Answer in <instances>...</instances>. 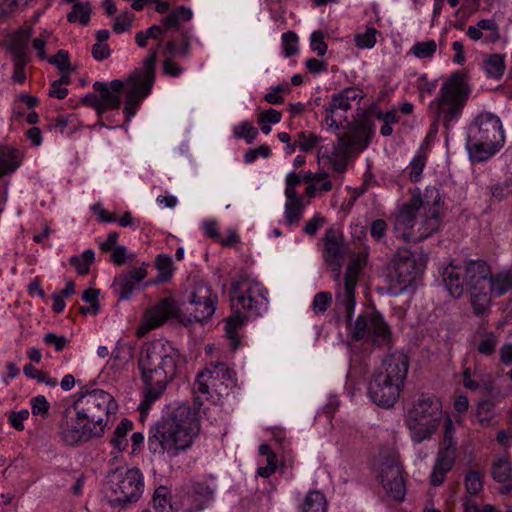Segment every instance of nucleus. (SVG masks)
Masks as SVG:
<instances>
[{
  "label": "nucleus",
  "instance_id": "nucleus-21",
  "mask_svg": "<svg viewBox=\"0 0 512 512\" xmlns=\"http://www.w3.org/2000/svg\"><path fill=\"white\" fill-rule=\"evenodd\" d=\"M123 88L124 82L118 79L111 81L109 84L99 81L94 82L93 89L99 93L101 115L107 109L119 108Z\"/></svg>",
  "mask_w": 512,
  "mask_h": 512
},
{
  "label": "nucleus",
  "instance_id": "nucleus-30",
  "mask_svg": "<svg viewBox=\"0 0 512 512\" xmlns=\"http://www.w3.org/2000/svg\"><path fill=\"white\" fill-rule=\"evenodd\" d=\"M133 423L132 421L124 418L121 420V422L118 424L114 431V435L111 439V444L115 449H117L119 452L125 450V448L128 445L127 441V433L132 430Z\"/></svg>",
  "mask_w": 512,
  "mask_h": 512
},
{
  "label": "nucleus",
  "instance_id": "nucleus-45",
  "mask_svg": "<svg viewBox=\"0 0 512 512\" xmlns=\"http://www.w3.org/2000/svg\"><path fill=\"white\" fill-rule=\"evenodd\" d=\"M283 52L285 57H290L298 52L297 35L294 32H286L282 35Z\"/></svg>",
  "mask_w": 512,
  "mask_h": 512
},
{
  "label": "nucleus",
  "instance_id": "nucleus-20",
  "mask_svg": "<svg viewBox=\"0 0 512 512\" xmlns=\"http://www.w3.org/2000/svg\"><path fill=\"white\" fill-rule=\"evenodd\" d=\"M361 270L358 259H353L347 266L345 272V281L343 291L339 292L337 299L342 303L347 314V321L351 322V314L355 307V287L358 281V275Z\"/></svg>",
  "mask_w": 512,
  "mask_h": 512
},
{
  "label": "nucleus",
  "instance_id": "nucleus-22",
  "mask_svg": "<svg viewBox=\"0 0 512 512\" xmlns=\"http://www.w3.org/2000/svg\"><path fill=\"white\" fill-rule=\"evenodd\" d=\"M146 275L147 271L144 266L133 268L126 273L120 274L114 279V292L121 300L129 299L134 292L136 284L142 281Z\"/></svg>",
  "mask_w": 512,
  "mask_h": 512
},
{
  "label": "nucleus",
  "instance_id": "nucleus-32",
  "mask_svg": "<svg viewBox=\"0 0 512 512\" xmlns=\"http://www.w3.org/2000/svg\"><path fill=\"white\" fill-rule=\"evenodd\" d=\"M364 136V130L345 132L339 135V143L345 150L360 148L361 150L367 146V143L361 145Z\"/></svg>",
  "mask_w": 512,
  "mask_h": 512
},
{
  "label": "nucleus",
  "instance_id": "nucleus-28",
  "mask_svg": "<svg viewBox=\"0 0 512 512\" xmlns=\"http://www.w3.org/2000/svg\"><path fill=\"white\" fill-rule=\"evenodd\" d=\"M19 164L17 150L9 147L0 148V177L15 171Z\"/></svg>",
  "mask_w": 512,
  "mask_h": 512
},
{
  "label": "nucleus",
  "instance_id": "nucleus-3",
  "mask_svg": "<svg viewBox=\"0 0 512 512\" xmlns=\"http://www.w3.org/2000/svg\"><path fill=\"white\" fill-rule=\"evenodd\" d=\"M178 360V350L167 340L155 339L143 345L138 359L141 380L145 385V400L141 407H149L162 395L176 376Z\"/></svg>",
  "mask_w": 512,
  "mask_h": 512
},
{
  "label": "nucleus",
  "instance_id": "nucleus-47",
  "mask_svg": "<svg viewBox=\"0 0 512 512\" xmlns=\"http://www.w3.org/2000/svg\"><path fill=\"white\" fill-rule=\"evenodd\" d=\"M311 49L317 53L318 56H324L327 52V44L324 42V33L320 30L314 31L310 38Z\"/></svg>",
  "mask_w": 512,
  "mask_h": 512
},
{
  "label": "nucleus",
  "instance_id": "nucleus-18",
  "mask_svg": "<svg viewBox=\"0 0 512 512\" xmlns=\"http://www.w3.org/2000/svg\"><path fill=\"white\" fill-rule=\"evenodd\" d=\"M324 259L331 271L333 279L340 280L341 267L345 258L350 255L348 246L343 242L342 235L333 228L326 230L324 237Z\"/></svg>",
  "mask_w": 512,
  "mask_h": 512
},
{
  "label": "nucleus",
  "instance_id": "nucleus-39",
  "mask_svg": "<svg viewBox=\"0 0 512 512\" xmlns=\"http://www.w3.org/2000/svg\"><path fill=\"white\" fill-rule=\"evenodd\" d=\"M23 372L27 377L37 379L38 382L45 383L51 387H55L58 383L56 378L50 377L47 373L37 370L31 363L24 366Z\"/></svg>",
  "mask_w": 512,
  "mask_h": 512
},
{
  "label": "nucleus",
  "instance_id": "nucleus-26",
  "mask_svg": "<svg viewBox=\"0 0 512 512\" xmlns=\"http://www.w3.org/2000/svg\"><path fill=\"white\" fill-rule=\"evenodd\" d=\"M193 13L190 8L179 6L172 10L167 16L163 17L160 22L165 28L170 30H179L182 22H189Z\"/></svg>",
  "mask_w": 512,
  "mask_h": 512
},
{
  "label": "nucleus",
  "instance_id": "nucleus-36",
  "mask_svg": "<svg viewBox=\"0 0 512 512\" xmlns=\"http://www.w3.org/2000/svg\"><path fill=\"white\" fill-rule=\"evenodd\" d=\"M378 31L374 27H367L364 33H357L354 37L356 47L360 49H370L376 44V35Z\"/></svg>",
  "mask_w": 512,
  "mask_h": 512
},
{
  "label": "nucleus",
  "instance_id": "nucleus-9",
  "mask_svg": "<svg viewBox=\"0 0 512 512\" xmlns=\"http://www.w3.org/2000/svg\"><path fill=\"white\" fill-rule=\"evenodd\" d=\"M442 404L435 396L423 394L407 415V426L412 440L420 443L429 439L438 429L442 419Z\"/></svg>",
  "mask_w": 512,
  "mask_h": 512
},
{
  "label": "nucleus",
  "instance_id": "nucleus-15",
  "mask_svg": "<svg viewBox=\"0 0 512 512\" xmlns=\"http://www.w3.org/2000/svg\"><path fill=\"white\" fill-rule=\"evenodd\" d=\"M58 435L60 439L68 446H75L89 441L91 438L103 436L102 428H94L84 418H79L76 412L67 407L62 412L59 422Z\"/></svg>",
  "mask_w": 512,
  "mask_h": 512
},
{
  "label": "nucleus",
  "instance_id": "nucleus-7",
  "mask_svg": "<svg viewBox=\"0 0 512 512\" xmlns=\"http://www.w3.org/2000/svg\"><path fill=\"white\" fill-rule=\"evenodd\" d=\"M504 141L500 118L485 112L479 114L469 126L466 148L472 161L483 162L491 158Z\"/></svg>",
  "mask_w": 512,
  "mask_h": 512
},
{
  "label": "nucleus",
  "instance_id": "nucleus-10",
  "mask_svg": "<svg viewBox=\"0 0 512 512\" xmlns=\"http://www.w3.org/2000/svg\"><path fill=\"white\" fill-rule=\"evenodd\" d=\"M143 489V476L138 468H118L107 477L106 492L113 507L126 508L137 502Z\"/></svg>",
  "mask_w": 512,
  "mask_h": 512
},
{
  "label": "nucleus",
  "instance_id": "nucleus-35",
  "mask_svg": "<svg viewBox=\"0 0 512 512\" xmlns=\"http://www.w3.org/2000/svg\"><path fill=\"white\" fill-rule=\"evenodd\" d=\"M156 267L159 270V274L157 276V282H167L172 275V260L166 254L158 255L156 259Z\"/></svg>",
  "mask_w": 512,
  "mask_h": 512
},
{
  "label": "nucleus",
  "instance_id": "nucleus-11",
  "mask_svg": "<svg viewBox=\"0 0 512 512\" xmlns=\"http://www.w3.org/2000/svg\"><path fill=\"white\" fill-rule=\"evenodd\" d=\"M79 418H84L94 428L104 431L111 413L117 410V403L113 396L101 389L81 392L70 406Z\"/></svg>",
  "mask_w": 512,
  "mask_h": 512
},
{
  "label": "nucleus",
  "instance_id": "nucleus-8",
  "mask_svg": "<svg viewBox=\"0 0 512 512\" xmlns=\"http://www.w3.org/2000/svg\"><path fill=\"white\" fill-rule=\"evenodd\" d=\"M471 89L465 74L457 71L442 85L438 97L430 104V109L436 115V121H441L449 129L457 121L466 105Z\"/></svg>",
  "mask_w": 512,
  "mask_h": 512
},
{
  "label": "nucleus",
  "instance_id": "nucleus-40",
  "mask_svg": "<svg viewBox=\"0 0 512 512\" xmlns=\"http://www.w3.org/2000/svg\"><path fill=\"white\" fill-rule=\"evenodd\" d=\"M436 42L434 40H429L425 42H417L411 48V52L415 55V57L420 59L431 58L436 52Z\"/></svg>",
  "mask_w": 512,
  "mask_h": 512
},
{
  "label": "nucleus",
  "instance_id": "nucleus-41",
  "mask_svg": "<svg viewBox=\"0 0 512 512\" xmlns=\"http://www.w3.org/2000/svg\"><path fill=\"white\" fill-rule=\"evenodd\" d=\"M465 486L468 493L477 495L483 487L482 475L480 472L475 470L468 471L465 475Z\"/></svg>",
  "mask_w": 512,
  "mask_h": 512
},
{
  "label": "nucleus",
  "instance_id": "nucleus-42",
  "mask_svg": "<svg viewBox=\"0 0 512 512\" xmlns=\"http://www.w3.org/2000/svg\"><path fill=\"white\" fill-rule=\"evenodd\" d=\"M258 134V130L249 122H242L234 128V136L236 138H243L248 144L253 143Z\"/></svg>",
  "mask_w": 512,
  "mask_h": 512
},
{
  "label": "nucleus",
  "instance_id": "nucleus-19",
  "mask_svg": "<svg viewBox=\"0 0 512 512\" xmlns=\"http://www.w3.org/2000/svg\"><path fill=\"white\" fill-rule=\"evenodd\" d=\"M426 194L429 198H432V202L429 200V205H426V209H424L425 216L417 227L414 242H421L427 239L432 234L437 232L440 227L439 192L435 188H432L427 189Z\"/></svg>",
  "mask_w": 512,
  "mask_h": 512
},
{
  "label": "nucleus",
  "instance_id": "nucleus-57",
  "mask_svg": "<svg viewBox=\"0 0 512 512\" xmlns=\"http://www.w3.org/2000/svg\"><path fill=\"white\" fill-rule=\"evenodd\" d=\"M497 340L493 335L482 339L478 344V351L484 355H491L495 351Z\"/></svg>",
  "mask_w": 512,
  "mask_h": 512
},
{
  "label": "nucleus",
  "instance_id": "nucleus-62",
  "mask_svg": "<svg viewBox=\"0 0 512 512\" xmlns=\"http://www.w3.org/2000/svg\"><path fill=\"white\" fill-rule=\"evenodd\" d=\"M477 26L482 30L491 31V40L496 41L499 38L498 27L494 20L482 19L477 23Z\"/></svg>",
  "mask_w": 512,
  "mask_h": 512
},
{
  "label": "nucleus",
  "instance_id": "nucleus-27",
  "mask_svg": "<svg viewBox=\"0 0 512 512\" xmlns=\"http://www.w3.org/2000/svg\"><path fill=\"white\" fill-rule=\"evenodd\" d=\"M301 512H326L327 501L325 495L318 490H311L305 496L301 506Z\"/></svg>",
  "mask_w": 512,
  "mask_h": 512
},
{
  "label": "nucleus",
  "instance_id": "nucleus-17",
  "mask_svg": "<svg viewBox=\"0 0 512 512\" xmlns=\"http://www.w3.org/2000/svg\"><path fill=\"white\" fill-rule=\"evenodd\" d=\"M380 481L385 492L396 501H402L406 493L403 467L396 453L382 456Z\"/></svg>",
  "mask_w": 512,
  "mask_h": 512
},
{
  "label": "nucleus",
  "instance_id": "nucleus-14",
  "mask_svg": "<svg viewBox=\"0 0 512 512\" xmlns=\"http://www.w3.org/2000/svg\"><path fill=\"white\" fill-rule=\"evenodd\" d=\"M349 331L355 341L369 339L376 346L388 345L391 341L389 326L382 315L374 310L361 313Z\"/></svg>",
  "mask_w": 512,
  "mask_h": 512
},
{
  "label": "nucleus",
  "instance_id": "nucleus-4",
  "mask_svg": "<svg viewBox=\"0 0 512 512\" xmlns=\"http://www.w3.org/2000/svg\"><path fill=\"white\" fill-rule=\"evenodd\" d=\"M216 300L217 296L203 283L195 286L190 293L189 302L183 308H180L173 298H164L146 311L138 335L162 325L169 318H176L185 326L192 322L207 320L215 312Z\"/></svg>",
  "mask_w": 512,
  "mask_h": 512
},
{
  "label": "nucleus",
  "instance_id": "nucleus-34",
  "mask_svg": "<svg viewBox=\"0 0 512 512\" xmlns=\"http://www.w3.org/2000/svg\"><path fill=\"white\" fill-rule=\"evenodd\" d=\"M169 491L165 486H159L153 495L152 505L156 512H165L171 508L170 500L168 498Z\"/></svg>",
  "mask_w": 512,
  "mask_h": 512
},
{
  "label": "nucleus",
  "instance_id": "nucleus-31",
  "mask_svg": "<svg viewBox=\"0 0 512 512\" xmlns=\"http://www.w3.org/2000/svg\"><path fill=\"white\" fill-rule=\"evenodd\" d=\"M91 11L92 8L90 3L76 2L72 6V11L68 13L67 20L70 23L79 22L83 26H86L90 21Z\"/></svg>",
  "mask_w": 512,
  "mask_h": 512
},
{
  "label": "nucleus",
  "instance_id": "nucleus-55",
  "mask_svg": "<svg viewBox=\"0 0 512 512\" xmlns=\"http://www.w3.org/2000/svg\"><path fill=\"white\" fill-rule=\"evenodd\" d=\"M489 192L492 199L502 201L509 193V185L506 183H496L489 186Z\"/></svg>",
  "mask_w": 512,
  "mask_h": 512
},
{
  "label": "nucleus",
  "instance_id": "nucleus-51",
  "mask_svg": "<svg viewBox=\"0 0 512 512\" xmlns=\"http://www.w3.org/2000/svg\"><path fill=\"white\" fill-rule=\"evenodd\" d=\"M350 109H351V103L346 101L340 93L334 94L332 96L331 101L329 103V111L330 112H337V113H338V111L347 112Z\"/></svg>",
  "mask_w": 512,
  "mask_h": 512
},
{
  "label": "nucleus",
  "instance_id": "nucleus-48",
  "mask_svg": "<svg viewBox=\"0 0 512 512\" xmlns=\"http://www.w3.org/2000/svg\"><path fill=\"white\" fill-rule=\"evenodd\" d=\"M425 166V157L422 155L415 156L410 162V179L413 182L420 180Z\"/></svg>",
  "mask_w": 512,
  "mask_h": 512
},
{
  "label": "nucleus",
  "instance_id": "nucleus-23",
  "mask_svg": "<svg viewBox=\"0 0 512 512\" xmlns=\"http://www.w3.org/2000/svg\"><path fill=\"white\" fill-rule=\"evenodd\" d=\"M456 458V448L439 447L430 476L433 486L441 485L446 474L453 468Z\"/></svg>",
  "mask_w": 512,
  "mask_h": 512
},
{
  "label": "nucleus",
  "instance_id": "nucleus-52",
  "mask_svg": "<svg viewBox=\"0 0 512 512\" xmlns=\"http://www.w3.org/2000/svg\"><path fill=\"white\" fill-rule=\"evenodd\" d=\"M32 414L33 415H45L49 410V403L45 396L39 395L31 399Z\"/></svg>",
  "mask_w": 512,
  "mask_h": 512
},
{
  "label": "nucleus",
  "instance_id": "nucleus-60",
  "mask_svg": "<svg viewBox=\"0 0 512 512\" xmlns=\"http://www.w3.org/2000/svg\"><path fill=\"white\" fill-rule=\"evenodd\" d=\"M453 433H454V429H453L452 421L450 419H447L446 423H445L444 439H443V442L441 443L440 447H448L449 446L450 448H456V442L453 439Z\"/></svg>",
  "mask_w": 512,
  "mask_h": 512
},
{
  "label": "nucleus",
  "instance_id": "nucleus-33",
  "mask_svg": "<svg viewBox=\"0 0 512 512\" xmlns=\"http://www.w3.org/2000/svg\"><path fill=\"white\" fill-rule=\"evenodd\" d=\"M95 253L93 250L88 249L80 256H73L70 259V264L74 266L80 275H85L89 271L90 265L93 263Z\"/></svg>",
  "mask_w": 512,
  "mask_h": 512
},
{
  "label": "nucleus",
  "instance_id": "nucleus-43",
  "mask_svg": "<svg viewBox=\"0 0 512 512\" xmlns=\"http://www.w3.org/2000/svg\"><path fill=\"white\" fill-rule=\"evenodd\" d=\"M320 140L321 138L313 133L300 132L295 144H297L302 151L308 152L316 147Z\"/></svg>",
  "mask_w": 512,
  "mask_h": 512
},
{
  "label": "nucleus",
  "instance_id": "nucleus-12",
  "mask_svg": "<svg viewBox=\"0 0 512 512\" xmlns=\"http://www.w3.org/2000/svg\"><path fill=\"white\" fill-rule=\"evenodd\" d=\"M156 59L157 50H150L148 56L143 61V69L135 71L124 82V87H126L124 111L127 113L128 119L135 115V106L151 91L154 82Z\"/></svg>",
  "mask_w": 512,
  "mask_h": 512
},
{
  "label": "nucleus",
  "instance_id": "nucleus-24",
  "mask_svg": "<svg viewBox=\"0 0 512 512\" xmlns=\"http://www.w3.org/2000/svg\"><path fill=\"white\" fill-rule=\"evenodd\" d=\"M11 50L13 53L14 66L12 80L15 83L23 84L26 80L25 66L28 63L26 47L25 45L13 44Z\"/></svg>",
  "mask_w": 512,
  "mask_h": 512
},
{
  "label": "nucleus",
  "instance_id": "nucleus-49",
  "mask_svg": "<svg viewBox=\"0 0 512 512\" xmlns=\"http://www.w3.org/2000/svg\"><path fill=\"white\" fill-rule=\"evenodd\" d=\"M51 35V32L44 30L39 37L34 38L32 41V46L37 51V55L40 59H46L45 45Z\"/></svg>",
  "mask_w": 512,
  "mask_h": 512
},
{
  "label": "nucleus",
  "instance_id": "nucleus-5",
  "mask_svg": "<svg viewBox=\"0 0 512 512\" xmlns=\"http://www.w3.org/2000/svg\"><path fill=\"white\" fill-rule=\"evenodd\" d=\"M266 289L257 281L240 276L231 284L230 302L233 314L225 321V334L233 350L239 347L237 331L250 317L262 315L268 306Z\"/></svg>",
  "mask_w": 512,
  "mask_h": 512
},
{
  "label": "nucleus",
  "instance_id": "nucleus-61",
  "mask_svg": "<svg viewBox=\"0 0 512 512\" xmlns=\"http://www.w3.org/2000/svg\"><path fill=\"white\" fill-rule=\"evenodd\" d=\"M111 54V50L108 45L102 43H96L92 46V55L95 60L102 61L107 59Z\"/></svg>",
  "mask_w": 512,
  "mask_h": 512
},
{
  "label": "nucleus",
  "instance_id": "nucleus-37",
  "mask_svg": "<svg viewBox=\"0 0 512 512\" xmlns=\"http://www.w3.org/2000/svg\"><path fill=\"white\" fill-rule=\"evenodd\" d=\"M304 205L303 200L286 201L285 204V218L288 224L298 223L302 213Z\"/></svg>",
  "mask_w": 512,
  "mask_h": 512
},
{
  "label": "nucleus",
  "instance_id": "nucleus-44",
  "mask_svg": "<svg viewBox=\"0 0 512 512\" xmlns=\"http://www.w3.org/2000/svg\"><path fill=\"white\" fill-rule=\"evenodd\" d=\"M134 19V15L128 11H125L118 15L113 24V31L117 34L128 31Z\"/></svg>",
  "mask_w": 512,
  "mask_h": 512
},
{
  "label": "nucleus",
  "instance_id": "nucleus-29",
  "mask_svg": "<svg viewBox=\"0 0 512 512\" xmlns=\"http://www.w3.org/2000/svg\"><path fill=\"white\" fill-rule=\"evenodd\" d=\"M483 69L488 77L501 78L505 70L504 56L501 54L489 55L483 61Z\"/></svg>",
  "mask_w": 512,
  "mask_h": 512
},
{
  "label": "nucleus",
  "instance_id": "nucleus-38",
  "mask_svg": "<svg viewBox=\"0 0 512 512\" xmlns=\"http://www.w3.org/2000/svg\"><path fill=\"white\" fill-rule=\"evenodd\" d=\"M194 501L197 502L198 508L213 498V490L205 483H196L192 486Z\"/></svg>",
  "mask_w": 512,
  "mask_h": 512
},
{
  "label": "nucleus",
  "instance_id": "nucleus-46",
  "mask_svg": "<svg viewBox=\"0 0 512 512\" xmlns=\"http://www.w3.org/2000/svg\"><path fill=\"white\" fill-rule=\"evenodd\" d=\"M332 302V295L329 292H320L315 295L312 307L315 313H324Z\"/></svg>",
  "mask_w": 512,
  "mask_h": 512
},
{
  "label": "nucleus",
  "instance_id": "nucleus-59",
  "mask_svg": "<svg viewBox=\"0 0 512 512\" xmlns=\"http://www.w3.org/2000/svg\"><path fill=\"white\" fill-rule=\"evenodd\" d=\"M386 228H387V224L384 220H382V219L374 220L371 223V227H370L371 236L377 241L381 240L385 235Z\"/></svg>",
  "mask_w": 512,
  "mask_h": 512
},
{
  "label": "nucleus",
  "instance_id": "nucleus-63",
  "mask_svg": "<svg viewBox=\"0 0 512 512\" xmlns=\"http://www.w3.org/2000/svg\"><path fill=\"white\" fill-rule=\"evenodd\" d=\"M282 114L281 112L275 109H268L264 111L259 117V123H279L281 121Z\"/></svg>",
  "mask_w": 512,
  "mask_h": 512
},
{
  "label": "nucleus",
  "instance_id": "nucleus-2",
  "mask_svg": "<svg viewBox=\"0 0 512 512\" xmlns=\"http://www.w3.org/2000/svg\"><path fill=\"white\" fill-rule=\"evenodd\" d=\"M442 278L454 298H460L465 291H469L476 315L486 314L490 310L493 296H501L512 288L510 272L493 276L490 267L481 260H471L463 265L450 263L444 268Z\"/></svg>",
  "mask_w": 512,
  "mask_h": 512
},
{
  "label": "nucleus",
  "instance_id": "nucleus-1",
  "mask_svg": "<svg viewBox=\"0 0 512 512\" xmlns=\"http://www.w3.org/2000/svg\"><path fill=\"white\" fill-rule=\"evenodd\" d=\"M234 372L223 362L211 363L201 371L193 384V409L185 403L175 407L150 429L148 448L151 453L167 458L177 457L191 447L200 431L199 417L206 413L205 401L213 400V393L221 395L234 383Z\"/></svg>",
  "mask_w": 512,
  "mask_h": 512
},
{
  "label": "nucleus",
  "instance_id": "nucleus-13",
  "mask_svg": "<svg viewBox=\"0 0 512 512\" xmlns=\"http://www.w3.org/2000/svg\"><path fill=\"white\" fill-rule=\"evenodd\" d=\"M424 260L417 261L408 250L397 253L388 266L387 280L392 293L398 294L407 290L422 274Z\"/></svg>",
  "mask_w": 512,
  "mask_h": 512
},
{
  "label": "nucleus",
  "instance_id": "nucleus-56",
  "mask_svg": "<svg viewBox=\"0 0 512 512\" xmlns=\"http://www.w3.org/2000/svg\"><path fill=\"white\" fill-rule=\"evenodd\" d=\"M134 259V255H128L127 249L125 246H115L113 253L111 255V261L116 265L123 264L126 260L132 261Z\"/></svg>",
  "mask_w": 512,
  "mask_h": 512
},
{
  "label": "nucleus",
  "instance_id": "nucleus-54",
  "mask_svg": "<svg viewBox=\"0 0 512 512\" xmlns=\"http://www.w3.org/2000/svg\"><path fill=\"white\" fill-rule=\"evenodd\" d=\"M271 153L269 146L261 145L256 149L248 150L244 155V161L246 163L254 162L258 156H262L264 158L268 157Z\"/></svg>",
  "mask_w": 512,
  "mask_h": 512
},
{
  "label": "nucleus",
  "instance_id": "nucleus-6",
  "mask_svg": "<svg viewBox=\"0 0 512 512\" xmlns=\"http://www.w3.org/2000/svg\"><path fill=\"white\" fill-rule=\"evenodd\" d=\"M408 368V357L400 351L390 353L382 359L368 386V395L377 406H394L400 397Z\"/></svg>",
  "mask_w": 512,
  "mask_h": 512
},
{
  "label": "nucleus",
  "instance_id": "nucleus-25",
  "mask_svg": "<svg viewBox=\"0 0 512 512\" xmlns=\"http://www.w3.org/2000/svg\"><path fill=\"white\" fill-rule=\"evenodd\" d=\"M493 479L503 484V491L509 492L512 490V466L507 459H498L492 466Z\"/></svg>",
  "mask_w": 512,
  "mask_h": 512
},
{
  "label": "nucleus",
  "instance_id": "nucleus-16",
  "mask_svg": "<svg viewBox=\"0 0 512 512\" xmlns=\"http://www.w3.org/2000/svg\"><path fill=\"white\" fill-rule=\"evenodd\" d=\"M426 205H429V197L425 193L424 199L420 196H413L399 207L394 221V233L397 238L407 243L415 241L416 216L421 208L426 209Z\"/></svg>",
  "mask_w": 512,
  "mask_h": 512
},
{
  "label": "nucleus",
  "instance_id": "nucleus-58",
  "mask_svg": "<svg viewBox=\"0 0 512 512\" xmlns=\"http://www.w3.org/2000/svg\"><path fill=\"white\" fill-rule=\"evenodd\" d=\"M28 417H29V411L24 409V410H21V411H18V412H12L10 417H9V420H10L11 425L15 429H17L19 431H22L24 429L23 422Z\"/></svg>",
  "mask_w": 512,
  "mask_h": 512
},
{
  "label": "nucleus",
  "instance_id": "nucleus-53",
  "mask_svg": "<svg viewBox=\"0 0 512 512\" xmlns=\"http://www.w3.org/2000/svg\"><path fill=\"white\" fill-rule=\"evenodd\" d=\"M43 341L47 345H53L55 350L60 352L62 351L66 344L68 343V339L63 335H56L55 333H47L43 337Z\"/></svg>",
  "mask_w": 512,
  "mask_h": 512
},
{
  "label": "nucleus",
  "instance_id": "nucleus-64",
  "mask_svg": "<svg viewBox=\"0 0 512 512\" xmlns=\"http://www.w3.org/2000/svg\"><path fill=\"white\" fill-rule=\"evenodd\" d=\"M323 224L324 218L320 216H314L305 225L304 232L309 236H314L318 232V230L323 226Z\"/></svg>",
  "mask_w": 512,
  "mask_h": 512
},
{
  "label": "nucleus",
  "instance_id": "nucleus-50",
  "mask_svg": "<svg viewBox=\"0 0 512 512\" xmlns=\"http://www.w3.org/2000/svg\"><path fill=\"white\" fill-rule=\"evenodd\" d=\"M48 61L56 65L60 71H67L70 68L69 53L66 50H59L57 54L50 57Z\"/></svg>",
  "mask_w": 512,
  "mask_h": 512
}]
</instances>
